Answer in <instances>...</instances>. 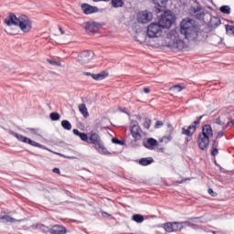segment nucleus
I'll return each mask as SVG.
<instances>
[{"instance_id": "obj_33", "label": "nucleus", "mask_w": 234, "mask_h": 234, "mask_svg": "<svg viewBox=\"0 0 234 234\" xmlns=\"http://www.w3.org/2000/svg\"><path fill=\"white\" fill-rule=\"evenodd\" d=\"M226 30H227V33L229 34V36L234 37V26H227Z\"/></svg>"}, {"instance_id": "obj_13", "label": "nucleus", "mask_w": 234, "mask_h": 234, "mask_svg": "<svg viewBox=\"0 0 234 234\" xmlns=\"http://www.w3.org/2000/svg\"><path fill=\"white\" fill-rule=\"evenodd\" d=\"M81 10L86 15L96 14V12H98V7L92 6V5H89V4H82L81 5Z\"/></svg>"}, {"instance_id": "obj_19", "label": "nucleus", "mask_w": 234, "mask_h": 234, "mask_svg": "<svg viewBox=\"0 0 234 234\" xmlns=\"http://www.w3.org/2000/svg\"><path fill=\"white\" fill-rule=\"evenodd\" d=\"M50 234H65L67 230L62 226H54L49 229Z\"/></svg>"}, {"instance_id": "obj_45", "label": "nucleus", "mask_w": 234, "mask_h": 234, "mask_svg": "<svg viewBox=\"0 0 234 234\" xmlns=\"http://www.w3.org/2000/svg\"><path fill=\"white\" fill-rule=\"evenodd\" d=\"M53 173H57V175H59V173H61V171L59 170V168H54Z\"/></svg>"}, {"instance_id": "obj_47", "label": "nucleus", "mask_w": 234, "mask_h": 234, "mask_svg": "<svg viewBox=\"0 0 234 234\" xmlns=\"http://www.w3.org/2000/svg\"><path fill=\"white\" fill-rule=\"evenodd\" d=\"M102 217L107 218V217H111V215H109L107 212H102Z\"/></svg>"}, {"instance_id": "obj_43", "label": "nucleus", "mask_w": 234, "mask_h": 234, "mask_svg": "<svg viewBox=\"0 0 234 234\" xmlns=\"http://www.w3.org/2000/svg\"><path fill=\"white\" fill-rule=\"evenodd\" d=\"M167 128L169 133H173V126L170 123L167 124Z\"/></svg>"}, {"instance_id": "obj_48", "label": "nucleus", "mask_w": 234, "mask_h": 234, "mask_svg": "<svg viewBox=\"0 0 234 234\" xmlns=\"http://www.w3.org/2000/svg\"><path fill=\"white\" fill-rule=\"evenodd\" d=\"M59 30H60V34H65V31L61 27H59Z\"/></svg>"}, {"instance_id": "obj_39", "label": "nucleus", "mask_w": 234, "mask_h": 234, "mask_svg": "<svg viewBox=\"0 0 234 234\" xmlns=\"http://www.w3.org/2000/svg\"><path fill=\"white\" fill-rule=\"evenodd\" d=\"M218 154V149L212 148V156H217Z\"/></svg>"}, {"instance_id": "obj_36", "label": "nucleus", "mask_w": 234, "mask_h": 234, "mask_svg": "<svg viewBox=\"0 0 234 234\" xmlns=\"http://www.w3.org/2000/svg\"><path fill=\"white\" fill-rule=\"evenodd\" d=\"M112 144H117L118 145H123V142H122L116 138H112Z\"/></svg>"}, {"instance_id": "obj_4", "label": "nucleus", "mask_w": 234, "mask_h": 234, "mask_svg": "<svg viewBox=\"0 0 234 234\" xmlns=\"http://www.w3.org/2000/svg\"><path fill=\"white\" fill-rule=\"evenodd\" d=\"M88 144L94 145V149H96L100 154H111V152H109L103 141H101L100 133L95 131H91L88 133Z\"/></svg>"}, {"instance_id": "obj_24", "label": "nucleus", "mask_w": 234, "mask_h": 234, "mask_svg": "<svg viewBox=\"0 0 234 234\" xmlns=\"http://www.w3.org/2000/svg\"><path fill=\"white\" fill-rule=\"evenodd\" d=\"M169 0H154V5H157L159 8H165Z\"/></svg>"}, {"instance_id": "obj_49", "label": "nucleus", "mask_w": 234, "mask_h": 234, "mask_svg": "<svg viewBox=\"0 0 234 234\" xmlns=\"http://www.w3.org/2000/svg\"><path fill=\"white\" fill-rule=\"evenodd\" d=\"M93 1H94V3H98L100 1H109V0H93Z\"/></svg>"}, {"instance_id": "obj_5", "label": "nucleus", "mask_w": 234, "mask_h": 234, "mask_svg": "<svg viewBox=\"0 0 234 234\" xmlns=\"http://www.w3.org/2000/svg\"><path fill=\"white\" fill-rule=\"evenodd\" d=\"M209 138H213V128L211 125L206 124L197 137V145L201 151H205L209 146Z\"/></svg>"}, {"instance_id": "obj_15", "label": "nucleus", "mask_w": 234, "mask_h": 234, "mask_svg": "<svg viewBox=\"0 0 234 234\" xmlns=\"http://www.w3.org/2000/svg\"><path fill=\"white\" fill-rule=\"evenodd\" d=\"M195 131H197V126L190 125L187 128H182V134H185V136H193V134H195Z\"/></svg>"}, {"instance_id": "obj_41", "label": "nucleus", "mask_w": 234, "mask_h": 234, "mask_svg": "<svg viewBox=\"0 0 234 234\" xmlns=\"http://www.w3.org/2000/svg\"><path fill=\"white\" fill-rule=\"evenodd\" d=\"M218 147V142L217 141H214L213 144H212V148H216Z\"/></svg>"}, {"instance_id": "obj_28", "label": "nucleus", "mask_w": 234, "mask_h": 234, "mask_svg": "<svg viewBox=\"0 0 234 234\" xmlns=\"http://www.w3.org/2000/svg\"><path fill=\"white\" fill-rule=\"evenodd\" d=\"M112 5L114 8H120L123 6V0H112Z\"/></svg>"}, {"instance_id": "obj_44", "label": "nucleus", "mask_w": 234, "mask_h": 234, "mask_svg": "<svg viewBox=\"0 0 234 234\" xmlns=\"http://www.w3.org/2000/svg\"><path fill=\"white\" fill-rule=\"evenodd\" d=\"M224 136V132H218V138H222Z\"/></svg>"}, {"instance_id": "obj_38", "label": "nucleus", "mask_w": 234, "mask_h": 234, "mask_svg": "<svg viewBox=\"0 0 234 234\" xmlns=\"http://www.w3.org/2000/svg\"><path fill=\"white\" fill-rule=\"evenodd\" d=\"M163 125H164V122H162L161 121H157L155 122L154 127H155V129H160V127H162Z\"/></svg>"}, {"instance_id": "obj_32", "label": "nucleus", "mask_w": 234, "mask_h": 234, "mask_svg": "<svg viewBox=\"0 0 234 234\" xmlns=\"http://www.w3.org/2000/svg\"><path fill=\"white\" fill-rule=\"evenodd\" d=\"M143 125H144V129H149L151 127V119L144 118Z\"/></svg>"}, {"instance_id": "obj_29", "label": "nucleus", "mask_w": 234, "mask_h": 234, "mask_svg": "<svg viewBox=\"0 0 234 234\" xmlns=\"http://www.w3.org/2000/svg\"><path fill=\"white\" fill-rule=\"evenodd\" d=\"M27 131L29 134H32L33 136H39V129L27 128Z\"/></svg>"}, {"instance_id": "obj_30", "label": "nucleus", "mask_w": 234, "mask_h": 234, "mask_svg": "<svg viewBox=\"0 0 234 234\" xmlns=\"http://www.w3.org/2000/svg\"><path fill=\"white\" fill-rule=\"evenodd\" d=\"M219 11L222 14H231V8L229 5H223L219 7Z\"/></svg>"}, {"instance_id": "obj_46", "label": "nucleus", "mask_w": 234, "mask_h": 234, "mask_svg": "<svg viewBox=\"0 0 234 234\" xmlns=\"http://www.w3.org/2000/svg\"><path fill=\"white\" fill-rule=\"evenodd\" d=\"M208 194L212 195V197H215V192L211 188L208 189Z\"/></svg>"}, {"instance_id": "obj_10", "label": "nucleus", "mask_w": 234, "mask_h": 234, "mask_svg": "<svg viewBox=\"0 0 234 234\" xmlns=\"http://www.w3.org/2000/svg\"><path fill=\"white\" fill-rule=\"evenodd\" d=\"M152 20H153V14L147 11L140 12L137 15L138 23H142L143 25H145Z\"/></svg>"}, {"instance_id": "obj_16", "label": "nucleus", "mask_w": 234, "mask_h": 234, "mask_svg": "<svg viewBox=\"0 0 234 234\" xmlns=\"http://www.w3.org/2000/svg\"><path fill=\"white\" fill-rule=\"evenodd\" d=\"M214 123H216V125H220L222 127V129H227V127H229V122H227V124H226V117H224V116H220L218 118H217L214 121Z\"/></svg>"}, {"instance_id": "obj_27", "label": "nucleus", "mask_w": 234, "mask_h": 234, "mask_svg": "<svg viewBox=\"0 0 234 234\" xmlns=\"http://www.w3.org/2000/svg\"><path fill=\"white\" fill-rule=\"evenodd\" d=\"M133 220H134V222H137V224H142V222H144V218L143 215L135 214L133 216Z\"/></svg>"}, {"instance_id": "obj_40", "label": "nucleus", "mask_w": 234, "mask_h": 234, "mask_svg": "<svg viewBox=\"0 0 234 234\" xmlns=\"http://www.w3.org/2000/svg\"><path fill=\"white\" fill-rule=\"evenodd\" d=\"M194 14H197V12H200V6L197 5L196 7L192 8Z\"/></svg>"}, {"instance_id": "obj_23", "label": "nucleus", "mask_w": 234, "mask_h": 234, "mask_svg": "<svg viewBox=\"0 0 234 234\" xmlns=\"http://www.w3.org/2000/svg\"><path fill=\"white\" fill-rule=\"evenodd\" d=\"M140 165H150V164H153V157H146V158H142L139 160Z\"/></svg>"}, {"instance_id": "obj_9", "label": "nucleus", "mask_w": 234, "mask_h": 234, "mask_svg": "<svg viewBox=\"0 0 234 234\" xmlns=\"http://www.w3.org/2000/svg\"><path fill=\"white\" fill-rule=\"evenodd\" d=\"M92 59H94V52L84 51L78 57L77 61L80 65H85L92 61Z\"/></svg>"}, {"instance_id": "obj_2", "label": "nucleus", "mask_w": 234, "mask_h": 234, "mask_svg": "<svg viewBox=\"0 0 234 234\" xmlns=\"http://www.w3.org/2000/svg\"><path fill=\"white\" fill-rule=\"evenodd\" d=\"M5 23L8 27L5 29V32L10 36H16L17 34V29H15L14 27H18L24 34H28V32L32 30V20H30V17L26 15L16 16L14 14H10L5 19Z\"/></svg>"}, {"instance_id": "obj_7", "label": "nucleus", "mask_w": 234, "mask_h": 234, "mask_svg": "<svg viewBox=\"0 0 234 234\" xmlns=\"http://www.w3.org/2000/svg\"><path fill=\"white\" fill-rule=\"evenodd\" d=\"M162 28H171L172 25L175 23V15L171 11L165 12L157 22Z\"/></svg>"}, {"instance_id": "obj_12", "label": "nucleus", "mask_w": 234, "mask_h": 234, "mask_svg": "<svg viewBox=\"0 0 234 234\" xmlns=\"http://www.w3.org/2000/svg\"><path fill=\"white\" fill-rule=\"evenodd\" d=\"M143 145L146 149H150L151 151H153V149L158 146V141L154 138H148L143 142Z\"/></svg>"}, {"instance_id": "obj_37", "label": "nucleus", "mask_w": 234, "mask_h": 234, "mask_svg": "<svg viewBox=\"0 0 234 234\" xmlns=\"http://www.w3.org/2000/svg\"><path fill=\"white\" fill-rule=\"evenodd\" d=\"M203 118H204V115L199 116L197 118V120L193 122L192 125H195V127H197V125H198V123H200V120H202Z\"/></svg>"}, {"instance_id": "obj_25", "label": "nucleus", "mask_w": 234, "mask_h": 234, "mask_svg": "<svg viewBox=\"0 0 234 234\" xmlns=\"http://www.w3.org/2000/svg\"><path fill=\"white\" fill-rule=\"evenodd\" d=\"M61 127H63L66 131H71L72 130V124H70V122L67 120H63L61 122Z\"/></svg>"}, {"instance_id": "obj_17", "label": "nucleus", "mask_w": 234, "mask_h": 234, "mask_svg": "<svg viewBox=\"0 0 234 234\" xmlns=\"http://www.w3.org/2000/svg\"><path fill=\"white\" fill-rule=\"evenodd\" d=\"M91 76L92 80H96L97 81H101V80H105L107 76H109V73L107 71H101V73L94 74L91 73L90 74Z\"/></svg>"}, {"instance_id": "obj_11", "label": "nucleus", "mask_w": 234, "mask_h": 234, "mask_svg": "<svg viewBox=\"0 0 234 234\" xmlns=\"http://www.w3.org/2000/svg\"><path fill=\"white\" fill-rule=\"evenodd\" d=\"M164 228L167 233H173V231H180L184 228V223H166Z\"/></svg>"}, {"instance_id": "obj_31", "label": "nucleus", "mask_w": 234, "mask_h": 234, "mask_svg": "<svg viewBox=\"0 0 234 234\" xmlns=\"http://www.w3.org/2000/svg\"><path fill=\"white\" fill-rule=\"evenodd\" d=\"M59 118H61V115H59V113H58V112L50 113V119L52 120V122H58L59 120Z\"/></svg>"}, {"instance_id": "obj_3", "label": "nucleus", "mask_w": 234, "mask_h": 234, "mask_svg": "<svg viewBox=\"0 0 234 234\" xmlns=\"http://www.w3.org/2000/svg\"><path fill=\"white\" fill-rule=\"evenodd\" d=\"M181 36H184L187 41H195L198 37V27L193 18L185 17L181 20L179 25Z\"/></svg>"}, {"instance_id": "obj_14", "label": "nucleus", "mask_w": 234, "mask_h": 234, "mask_svg": "<svg viewBox=\"0 0 234 234\" xmlns=\"http://www.w3.org/2000/svg\"><path fill=\"white\" fill-rule=\"evenodd\" d=\"M86 32H98V30H100V24L96 23V22H87L86 26Z\"/></svg>"}, {"instance_id": "obj_20", "label": "nucleus", "mask_w": 234, "mask_h": 234, "mask_svg": "<svg viewBox=\"0 0 234 234\" xmlns=\"http://www.w3.org/2000/svg\"><path fill=\"white\" fill-rule=\"evenodd\" d=\"M79 111L84 116V118H89V111L85 103L79 104Z\"/></svg>"}, {"instance_id": "obj_6", "label": "nucleus", "mask_w": 234, "mask_h": 234, "mask_svg": "<svg viewBox=\"0 0 234 234\" xmlns=\"http://www.w3.org/2000/svg\"><path fill=\"white\" fill-rule=\"evenodd\" d=\"M10 134L12 136H15V138L17 139L18 142H22L23 144H28V145H32V147H38L39 149H44L45 151H48L49 153H53V154H58V156H65L60 153L54 152L50 149H48L47 146L37 143L36 141L31 140L30 138L25 137L22 134L16 133V132H10Z\"/></svg>"}, {"instance_id": "obj_1", "label": "nucleus", "mask_w": 234, "mask_h": 234, "mask_svg": "<svg viewBox=\"0 0 234 234\" xmlns=\"http://www.w3.org/2000/svg\"><path fill=\"white\" fill-rule=\"evenodd\" d=\"M146 37L154 40L152 47H155L156 48L168 47V48H172L173 50H184L186 47V42L180 38L176 31H172L166 37H164V29L158 22L151 23L147 27Z\"/></svg>"}, {"instance_id": "obj_8", "label": "nucleus", "mask_w": 234, "mask_h": 234, "mask_svg": "<svg viewBox=\"0 0 234 234\" xmlns=\"http://www.w3.org/2000/svg\"><path fill=\"white\" fill-rule=\"evenodd\" d=\"M130 133L135 144L137 142H140V140H142V137L144 136V131L142 130V127H140V124L136 121H133L131 122Z\"/></svg>"}, {"instance_id": "obj_18", "label": "nucleus", "mask_w": 234, "mask_h": 234, "mask_svg": "<svg viewBox=\"0 0 234 234\" xmlns=\"http://www.w3.org/2000/svg\"><path fill=\"white\" fill-rule=\"evenodd\" d=\"M73 134H75V136H79V138H80L82 142H86L87 144H89V133L87 134L85 133L80 132L78 129H74Z\"/></svg>"}, {"instance_id": "obj_50", "label": "nucleus", "mask_w": 234, "mask_h": 234, "mask_svg": "<svg viewBox=\"0 0 234 234\" xmlns=\"http://www.w3.org/2000/svg\"><path fill=\"white\" fill-rule=\"evenodd\" d=\"M229 125H230V123L232 124V125H234V120L233 121H231L230 122H229Z\"/></svg>"}, {"instance_id": "obj_22", "label": "nucleus", "mask_w": 234, "mask_h": 234, "mask_svg": "<svg viewBox=\"0 0 234 234\" xmlns=\"http://www.w3.org/2000/svg\"><path fill=\"white\" fill-rule=\"evenodd\" d=\"M0 222L3 224H5L6 222H17V219H15L10 216H2L0 217Z\"/></svg>"}, {"instance_id": "obj_26", "label": "nucleus", "mask_w": 234, "mask_h": 234, "mask_svg": "<svg viewBox=\"0 0 234 234\" xmlns=\"http://www.w3.org/2000/svg\"><path fill=\"white\" fill-rule=\"evenodd\" d=\"M182 90H184V88L180 85H176L170 88V92H173L174 94H178V92H182Z\"/></svg>"}, {"instance_id": "obj_34", "label": "nucleus", "mask_w": 234, "mask_h": 234, "mask_svg": "<svg viewBox=\"0 0 234 234\" xmlns=\"http://www.w3.org/2000/svg\"><path fill=\"white\" fill-rule=\"evenodd\" d=\"M170 140H171V135H168V136H164L163 138H161L160 142L162 144H169Z\"/></svg>"}, {"instance_id": "obj_35", "label": "nucleus", "mask_w": 234, "mask_h": 234, "mask_svg": "<svg viewBox=\"0 0 234 234\" xmlns=\"http://www.w3.org/2000/svg\"><path fill=\"white\" fill-rule=\"evenodd\" d=\"M48 63L50 65H56L57 67H61V63L57 62L56 60L48 59Z\"/></svg>"}, {"instance_id": "obj_51", "label": "nucleus", "mask_w": 234, "mask_h": 234, "mask_svg": "<svg viewBox=\"0 0 234 234\" xmlns=\"http://www.w3.org/2000/svg\"><path fill=\"white\" fill-rule=\"evenodd\" d=\"M157 11H158V12H162V9H160V8H157Z\"/></svg>"}, {"instance_id": "obj_21", "label": "nucleus", "mask_w": 234, "mask_h": 234, "mask_svg": "<svg viewBox=\"0 0 234 234\" xmlns=\"http://www.w3.org/2000/svg\"><path fill=\"white\" fill-rule=\"evenodd\" d=\"M135 38L139 43H145L147 41V37L144 32L136 33Z\"/></svg>"}, {"instance_id": "obj_42", "label": "nucleus", "mask_w": 234, "mask_h": 234, "mask_svg": "<svg viewBox=\"0 0 234 234\" xmlns=\"http://www.w3.org/2000/svg\"><path fill=\"white\" fill-rule=\"evenodd\" d=\"M144 92L145 94H149L151 92V90L149 88H144Z\"/></svg>"}]
</instances>
